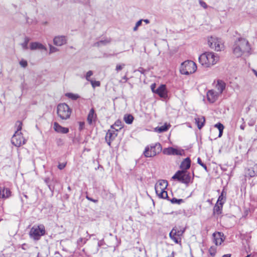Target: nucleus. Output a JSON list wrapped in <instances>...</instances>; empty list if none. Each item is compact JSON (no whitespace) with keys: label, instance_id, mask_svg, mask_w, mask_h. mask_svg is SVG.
I'll use <instances>...</instances> for the list:
<instances>
[{"label":"nucleus","instance_id":"nucleus-9","mask_svg":"<svg viewBox=\"0 0 257 257\" xmlns=\"http://www.w3.org/2000/svg\"><path fill=\"white\" fill-rule=\"evenodd\" d=\"M11 142L14 146L19 147L25 143V140L21 132H16L12 138Z\"/></svg>","mask_w":257,"mask_h":257},{"label":"nucleus","instance_id":"nucleus-61","mask_svg":"<svg viewBox=\"0 0 257 257\" xmlns=\"http://www.w3.org/2000/svg\"><path fill=\"white\" fill-rule=\"evenodd\" d=\"M68 189L69 190H71V188H70V186H69V187H68Z\"/></svg>","mask_w":257,"mask_h":257},{"label":"nucleus","instance_id":"nucleus-32","mask_svg":"<svg viewBox=\"0 0 257 257\" xmlns=\"http://www.w3.org/2000/svg\"><path fill=\"white\" fill-rule=\"evenodd\" d=\"M246 174L250 177H253L257 175L256 173H255V170L253 168L247 169V171L246 172Z\"/></svg>","mask_w":257,"mask_h":257},{"label":"nucleus","instance_id":"nucleus-11","mask_svg":"<svg viewBox=\"0 0 257 257\" xmlns=\"http://www.w3.org/2000/svg\"><path fill=\"white\" fill-rule=\"evenodd\" d=\"M168 185V184L167 180H160L155 185V191H160L161 190H165Z\"/></svg>","mask_w":257,"mask_h":257},{"label":"nucleus","instance_id":"nucleus-50","mask_svg":"<svg viewBox=\"0 0 257 257\" xmlns=\"http://www.w3.org/2000/svg\"><path fill=\"white\" fill-rule=\"evenodd\" d=\"M143 21V20H140L139 21H138L136 25H137V27H140V26H141L142 24V21Z\"/></svg>","mask_w":257,"mask_h":257},{"label":"nucleus","instance_id":"nucleus-63","mask_svg":"<svg viewBox=\"0 0 257 257\" xmlns=\"http://www.w3.org/2000/svg\"><path fill=\"white\" fill-rule=\"evenodd\" d=\"M250 125H252V124H251V122H250Z\"/></svg>","mask_w":257,"mask_h":257},{"label":"nucleus","instance_id":"nucleus-33","mask_svg":"<svg viewBox=\"0 0 257 257\" xmlns=\"http://www.w3.org/2000/svg\"><path fill=\"white\" fill-rule=\"evenodd\" d=\"M108 41L107 40H101L100 41H98L95 43H94V46L96 47H99L103 45H105L106 44L108 43Z\"/></svg>","mask_w":257,"mask_h":257},{"label":"nucleus","instance_id":"nucleus-24","mask_svg":"<svg viewBox=\"0 0 257 257\" xmlns=\"http://www.w3.org/2000/svg\"><path fill=\"white\" fill-rule=\"evenodd\" d=\"M123 127V125L122 124V122L119 120H116L115 123L111 126V128L113 129L116 132H118Z\"/></svg>","mask_w":257,"mask_h":257},{"label":"nucleus","instance_id":"nucleus-45","mask_svg":"<svg viewBox=\"0 0 257 257\" xmlns=\"http://www.w3.org/2000/svg\"><path fill=\"white\" fill-rule=\"evenodd\" d=\"M184 230H177V229L175 228V230L174 232L176 233V235L178 236H181L183 233Z\"/></svg>","mask_w":257,"mask_h":257},{"label":"nucleus","instance_id":"nucleus-57","mask_svg":"<svg viewBox=\"0 0 257 257\" xmlns=\"http://www.w3.org/2000/svg\"><path fill=\"white\" fill-rule=\"evenodd\" d=\"M174 254H175V252L174 251H173L171 253V255L170 257H174Z\"/></svg>","mask_w":257,"mask_h":257},{"label":"nucleus","instance_id":"nucleus-62","mask_svg":"<svg viewBox=\"0 0 257 257\" xmlns=\"http://www.w3.org/2000/svg\"><path fill=\"white\" fill-rule=\"evenodd\" d=\"M250 254H249V255H247V256H246L245 257H250Z\"/></svg>","mask_w":257,"mask_h":257},{"label":"nucleus","instance_id":"nucleus-31","mask_svg":"<svg viewBox=\"0 0 257 257\" xmlns=\"http://www.w3.org/2000/svg\"><path fill=\"white\" fill-rule=\"evenodd\" d=\"M225 200V196L224 195V192H222L220 195L219 196L217 203L219 205L223 204Z\"/></svg>","mask_w":257,"mask_h":257},{"label":"nucleus","instance_id":"nucleus-2","mask_svg":"<svg viewBox=\"0 0 257 257\" xmlns=\"http://www.w3.org/2000/svg\"><path fill=\"white\" fill-rule=\"evenodd\" d=\"M218 60V55L212 52L204 53L199 57V63L205 67H209L215 65Z\"/></svg>","mask_w":257,"mask_h":257},{"label":"nucleus","instance_id":"nucleus-3","mask_svg":"<svg viewBox=\"0 0 257 257\" xmlns=\"http://www.w3.org/2000/svg\"><path fill=\"white\" fill-rule=\"evenodd\" d=\"M172 179H176L187 185L189 183L192 182L193 180V178H191L190 173L185 170L178 171L172 177Z\"/></svg>","mask_w":257,"mask_h":257},{"label":"nucleus","instance_id":"nucleus-58","mask_svg":"<svg viewBox=\"0 0 257 257\" xmlns=\"http://www.w3.org/2000/svg\"><path fill=\"white\" fill-rule=\"evenodd\" d=\"M37 257H44L40 253H38Z\"/></svg>","mask_w":257,"mask_h":257},{"label":"nucleus","instance_id":"nucleus-41","mask_svg":"<svg viewBox=\"0 0 257 257\" xmlns=\"http://www.w3.org/2000/svg\"><path fill=\"white\" fill-rule=\"evenodd\" d=\"M58 49L52 45H50V53H53L58 51Z\"/></svg>","mask_w":257,"mask_h":257},{"label":"nucleus","instance_id":"nucleus-5","mask_svg":"<svg viewBox=\"0 0 257 257\" xmlns=\"http://www.w3.org/2000/svg\"><path fill=\"white\" fill-rule=\"evenodd\" d=\"M162 150L160 143H156L147 146L145 149L144 154L147 158L153 157L159 154Z\"/></svg>","mask_w":257,"mask_h":257},{"label":"nucleus","instance_id":"nucleus-51","mask_svg":"<svg viewBox=\"0 0 257 257\" xmlns=\"http://www.w3.org/2000/svg\"><path fill=\"white\" fill-rule=\"evenodd\" d=\"M155 86H156V84L155 83L152 84L151 86L152 91L154 93H155V91H156Z\"/></svg>","mask_w":257,"mask_h":257},{"label":"nucleus","instance_id":"nucleus-39","mask_svg":"<svg viewBox=\"0 0 257 257\" xmlns=\"http://www.w3.org/2000/svg\"><path fill=\"white\" fill-rule=\"evenodd\" d=\"M16 125L17 126V130L16 132H21L22 127V123L21 121H18L16 122Z\"/></svg>","mask_w":257,"mask_h":257},{"label":"nucleus","instance_id":"nucleus-20","mask_svg":"<svg viewBox=\"0 0 257 257\" xmlns=\"http://www.w3.org/2000/svg\"><path fill=\"white\" fill-rule=\"evenodd\" d=\"M30 49L32 50L36 49L39 50H46V48L42 44L38 42H33L30 44Z\"/></svg>","mask_w":257,"mask_h":257},{"label":"nucleus","instance_id":"nucleus-6","mask_svg":"<svg viewBox=\"0 0 257 257\" xmlns=\"http://www.w3.org/2000/svg\"><path fill=\"white\" fill-rule=\"evenodd\" d=\"M197 69L195 63L191 60H188L182 63L180 67V72L182 74L189 75L194 73Z\"/></svg>","mask_w":257,"mask_h":257},{"label":"nucleus","instance_id":"nucleus-13","mask_svg":"<svg viewBox=\"0 0 257 257\" xmlns=\"http://www.w3.org/2000/svg\"><path fill=\"white\" fill-rule=\"evenodd\" d=\"M67 38L64 36H58L55 37L53 39L54 45L58 46H61L67 42Z\"/></svg>","mask_w":257,"mask_h":257},{"label":"nucleus","instance_id":"nucleus-55","mask_svg":"<svg viewBox=\"0 0 257 257\" xmlns=\"http://www.w3.org/2000/svg\"><path fill=\"white\" fill-rule=\"evenodd\" d=\"M252 71L254 75L257 77V71L254 69L252 70Z\"/></svg>","mask_w":257,"mask_h":257},{"label":"nucleus","instance_id":"nucleus-47","mask_svg":"<svg viewBox=\"0 0 257 257\" xmlns=\"http://www.w3.org/2000/svg\"><path fill=\"white\" fill-rule=\"evenodd\" d=\"M49 181H50V179L49 178H47L45 179V182L46 184L47 185V186H48L49 189L50 190L52 191V189L51 188V186L49 184Z\"/></svg>","mask_w":257,"mask_h":257},{"label":"nucleus","instance_id":"nucleus-10","mask_svg":"<svg viewBox=\"0 0 257 257\" xmlns=\"http://www.w3.org/2000/svg\"><path fill=\"white\" fill-rule=\"evenodd\" d=\"M117 132L111 129L108 131L105 136V140L107 144L110 146L111 142L115 139L117 136Z\"/></svg>","mask_w":257,"mask_h":257},{"label":"nucleus","instance_id":"nucleus-27","mask_svg":"<svg viewBox=\"0 0 257 257\" xmlns=\"http://www.w3.org/2000/svg\"><path fill=\"white\" fill-rule=\"evenodd\" d=\"M124 121L127 124H132L134 119V116L132 114H125L123 117Z\"/></svg>","mask_w":257,"mask_h":257},{"label":"nucleus","instance_id":"nucleus-46","mask_svg":"<svg viewBox=\"0 0 257 257\" xmlns=\"http://www.w3.org/2000/svg\"><path fill=\"white\" fill-rule=\"evenodd\" d=\"M66 165V163H59L58 166V168L60 170H62L63 169H64Z\"/></svg>","mask_w":257,"mask_h":257},{"label":"nucleus","instance_id":"nucleus-44","mask_svg":"<svg viewBox=\"0 0 257 257\" xmlns=\"http://www.w3.org/2000/svg\"><path fill=\"white\" fill-rule=\"evenodd\" d=\"M199 4L200 5V6L201 7H202L204 9H207V7H208V6L206 4V3H205L204 2H203V1L202 0H199Z\"/></svg>","mask_w":257,"mask_h":257},{"label":"nucleus","instance_id":"nucleus-15","mask_svg":"<svg viewBox=\"0 0 257 257\" xmlns=\"http://www.w3.org/2000/svg\"><path fill=\"white\" fill-rule=\"evenodd\" d=\"M155 93L158 94L161 97H166L167 96V92L165 85H161L157 89H156Z\"/></svg>","mask_w":257,"mask_h":257},{"label":"nucleus","instance_id":"nucleus-42","mask_svg":"<svg viewBox=\"0 0 257 257\" xmlns=\"http://www.w3.org/2000/svg\"><path fill=\"white\" fill-rule=\"evenodd\" d=\"M197 163L202 167H203L205 170H207V166L205 164L202 162V161L200 158L197 159Z\"/></svg>","mask_w":257,"mask_h":257},{"label":"nucleus","instance_id":"nucleus-14","mask_svg":"<svg viewBox=\"0 0 257 257\" xmlns=\"http://www.w3.org/2000/svg\"><path fill=\"white\" fill-rule=\"evenodd\" d=\"M163 153L167 155H181V152L180 151L172 147L164 149Z\"/></svg>","mask_w":257,"mask_h":257},{"label":"nucleus","instance_id":"nucleus-21","mask_svg":"<svg viewBox=\"0 0 257 257\" xmlns=\"http://www.w3.org/2000/svg\"><path fill=\"white\" fill-rule=\"evenodd\" d=\"M226 84L225 83L222 81V80H218L217 83L216 85V88L218 90V94H221L224 89L225 88Z\"/></svg>","mask_w":257,"mask_h":257},{"label":"nucleus","instance_id":"nucleus-25","mask_svg":"<svg viewBox=\"0 0 257 257\" xmlns=\"http://www.w3.org/2000/svg\"><path fill=\"white\" fill-rule=\"evenodd\" d=\"M170 125L165 123L164 125L160 127H157L155 130L156 132L161 133L167 131L169 128Z\"/></svg>","mask_w":257,"mask_h":257},{"label":"nucleus","instance_id":"nucleus-28","mask_svg":"<svg viewBox=\"0 0 257 257\" xmlns=\"http://www.w3.org/2000/svg\"><path fill=\"white\" fill-rule=\"evenodd\" d=\"M157 195L161 198L166 199L168 197L167 192L166 190H161L160 191H156Z\"/></svg>","mask_w":257,"mask_h":257},{"label":"nucleus","instance_id":"nucleus-26","mask_svg":"<svg viewBox=\"0 0 257 257\" xmlns=\"http://www.w3.org/2000/svg\"><path fill=\"white\" fill-rule=\"evenodd\" d=\"M175 230V228H173V229L171 230V231L169 233V236L170 238L174 240V241L176 243H179V242H180V240L179 238L176 237V233L174 232Z\"/></svg>","mask_w":257,"mask_h":257},{"label":"nucleus","instance_id":"nucleus-12","mask_svg":"<svg viewBox=\"0 0 257 257\" xmlns=\"http://www.w3.org/2000/svg\"><path fill=\"white\" fill-rule=\"evenodd\" d=\"M219 96L218 93L213 90H210L207 93V98L210 103L214 102Z\"/></svg>","mask_w":257,"mask_h":257},{"label":"nucleus","instance_id":"nucleus-30","mask_svg":"<svg viewBox=\"0 0 257 257\" xmlns=\"http://www.w3.org/2000/svg\"><path fill=\"white\" fill-rule=\"evenodd\" d=\"M223 204L219 205V203H216L215 206L214 207V212L219 214L221 213V210L222 209Z\"/></svg>","mask_w":257,"mask_h":257},{"label":"nucleus","instance_id":"nucleus-4","mask_svg":"<svg viewBox=\"0 0 257 257\" xmlns=\"http://www.w3.org/2000/svg\"><path fill=\"white\" fill-rule=\"evenodd\" d=\"M46 230L44 225H34L29 232L30 238L35 240H38L41 237L45 234Z\"/></svg>","mask_w":257,"mask_h":257},{"label":"nucleus","instance_id":"nucleus-17","mask_svg":"<svg viewBox=\"0 0 257 257\" xmlns=\"http://www.w3.org/2000/svg\"><path fill=\"white\" fill-rule=\"evenodd\" d=\"M11 195V192L7 188L0 187V198L6 199Z\"/></svg>","mask_w":257,"mask_h":257},{"label":"nucleus","instance_id":"nucleus-36","mask_svg":"<svg viewBox=\"0 0 257 257\" xmlns=\"http://www.w3.org/2000/svg\"><path fill=\"white\" fill-rule=\"evenodd\" d=\"M66 95L70 98L72 99L73 100H76L78 98V96L77 95L71 93H68L66 94Z\"/></svg>","mask_w":257,"mask_h":257},{"label":"nucleus","instance_id":"nucleus-49","mask_svg":"<svg viewBox=\"0 0 257 257\" xmlns=\"http://www.w3.org/2000/svg\"><path fill=\"white\" fill-rule=\"evenodd\" d=\"M79 130H82L84 128V122H79Z\"/></svg>","mask_w":257,"mask_h":257},{"label":"nucleus","instance_id":"nucleus-52","mask_svg":"<svg viewBox=\"0 0 257 257\" xmlns=\"http://www.w3.org/2000/svg\"><path fill=\"white\" fill-rule=\"evenodd\" d=\"M253 169L255 170V173H256L257 174V164H255L254 167H253Z\"/></svg>","mask_w":257,"mask_h":257},{"label":"nucleus","instance_id":"nucleus-53","mask_svg":"<svg viewBox=\"0 0 257 257\" xmlns=\"http://www.w3.org/2000/svg\"><path fill=\"white\" fill-rule=\"evenodd\" d=\"M143 21L146 23V24H149L150 23V21L148 19H146V20H143Z\"/></svg>","mask_w":257,"mask_h":257},{"label":"nucleus","instance_id":"nucleus-40","mask_svg":"<svg viewBox=\"0 0 257 257\" xmlns=\"http://www.w3.org/2000/svg\"><path fill=\"white\" fill-rule=\"evenodd\" d=\"M125 66L124 64H117L116 66L115 70L117 72L121 70L123 67Z\"/></svg>","mask_w":257,"mask_h":257},{"label":"nucleus","instance_id":"nucleus-35","mask_svg":"<svg viewBox=\"0 0 257 257\" xmlns=\"http://www.w3.org/2000/svg\"><path fill=\"white\" fill-rule=\"evenodd\" d=\"M171 202L173 204H180L181 203L183 202V200L182 199H178L175 198H173L171 200Z\"/></svg>","mask_w":257,"mask_h":257},{"label":"nucleus","instance_id":"nucleus-37","mask_svg":"<svg viewBox=\"0 0 257 257\" xmlns=\"http://www.w3.org/2000/svg\"><path fill=\"white\" fill-rule=\"evenodd\" d=\"M93 75V72L91 70H89L88 71L86 74V75H85V78L88 81H90L91 80V79H90V77Z\"/></svg>","mask_w":257,"mask_h":257},{"label":"nucleus","instance_id":"nucleus-56","mask_svg":"<svg viewBox=\"0 0 257 257\" xmlns=\"http://www.w3.org/2000/svg\"><path fill=\"white\" fill-rule=\"evenodd\" d=\"M138 27H137V25H136L135 27L134 28L133 30L134 31H136L138 30Z\"/></svg>","mask_w":257,"mask_h":257},{"label":"nucleus","instance_id":"nucleus-7","mask_svg":"<svg viewBox=\"0 0 257 257\" xmlns=\"http://www.w3.org/2000/svg\"><path fill=\"white\" fill-rule=\"evenodd\" d=\"M57 112L61 119L66 120L70 117L71 109L67 104L60 103L57 106Z\"/></svg>","mask_w":257,"mask_h":257},{"label":"nucleus","instance_id":"nucleus-18","mask_svg":"<svg viewBox=\"0 0 257 257\" xmlns=\"http://www.w3.org/2000/svg\"><path fill=\"white\" fill-rule=\"evenodd\" d=\"M191 166V160L189 158H186L181 163L180 168L181 170L187 171V169H189Z\"/></svg>","mask_w":257,"mask_h":257},{"label":"nucleus","instance_id":"nucleus-8","mask_svg":"<svg viewBox=\"0 0 257 257\" xmlns=\"http://www.w3.org/2000/svg\"><path fill=\"white\" fill-rule=\"evenodd\" d=\"M208 44L209 47L216 51H220L224 48L223 42L220 38L210 37L208 38Z\"/></svg>","mask_w":257,"mask_h":257},{"label":"nucleus","instance_id":"nucleus-29","mask_svg":"<svg viewBox=\"0 0 257 257\" xmlns=\"http://www.w3.org/2000/svg\"><path fill=\"white\" fill-rule=\"evenodd\" d=\"M214 126L217 128L219 130L218 137H221L222 135L223 131L224 129L223 125L222 123L219 122L215 124Z\"/></svg>","mask_w":257,"mask_h":257},{"label":"nucleus","instance_id":"nucleus-34","mask_svg":"<svg viewBox=\"0 0 257 257\" xmlns=\"http://www.w3.org/2000/svg\"><path fill=\"white\" fill-rule=\"evenodd\" d=\"M29 39L28 37H26L25 38V40L24 43H23L21 45L24 49H28V44L29 42Z\"/></svg>","mask_w":257,"mask_h":257},{"label":"nucleus","instance_id":"nucleus-16","mask_svg":"<svg viewBox=\"0 0 257 257\" xmlns=\"http://www.w3.org/2000/svg\"><path fill=\"white\" fill-rule=\"evenodd\" d=\"M53 127L54 130L57 133L62 134H67L69 132L68 128L62 126L57 122H55L54 123Z\"/></svg>","mask_w":257,"mask_h":257},{"label":"nucleus","instance_id":"nucleus-54","mask_svg":"<svg viewBox=\"0 0 257 257\" xmlns=\"http://www.w3.org/2000/svg\"><path fill=\"white\" fill-rule=\"evenodd\" d=\"M230 254H225V255H223L222 256V257H230Z\"/></svg>","mask_w":257,"mask_h":257},{"label":"nucleus","instance_id":"nucleus-48","mask_svg":"<svg viewBox=\"0 0 257 257\" xmlns=\"http://www.w3.org/2000/svg\"><path fill=\"white\" fill-rule=\"evenodd\" d=\"M86 198L88 200H89L90 201H92L93 202H94V203H97L98 202V200H96V199H94L90 197H89L88 196H86Z\"/></svg>","mask_w":257,"mask_h":257},{"label":"nucleus","instance_id":"nucleus-38","mask_svg":"<svg viewBox=\"0 0 257 257\" xmlns=\"http://www.w3.org/2000/svg\"><path fill=\"white\" fill-rule=\"evenodd\" d=\"M89 82L91 83L92 86L93 88L95 87L96 86H99L100 85V82L98 81H93L91 80Z\"/></svg>","mask_w":257,"mask_h":257},{"label":"nucleus","instance_id":"nucleus-23","mask_svg":"<svg viewBox=\"0 0 257 257\" xmlns=\"http://www.w3.org/2000/svg\"><path fill=\"white\" fill-rule=\"evenodd\" d=\"M213 235L216 245L221 244V242L223 241V239L221 238L222 236L221 233L217 232V233H213Z\"/></svg>","mask_w":257,"mask_h":257},{"label":"nucleus","instance_id":"nucleus-22","mask_svg":"<svg viewBox=\"0 0 257 257\" xmlns=\"http://www.w3.org/2000/svg\"><path fill=\"white\" fill-rule=\"evenodd\" d=\"M195 120L198 128L200 130L204 126L205 121V117L204 116L196 117L195 118Z\"/></svg>","mask_w":257,"mask_h":257},{"label":"nucleus","instance_id":"nucleus-43","mask_svg":"<svg viewBox=\"0 0 257 257\" xmlns=\"http://www.w3.org/2000/svg\"><path fill=\"white\" fill-rule=\"evenodd\" d=\"M20 65L22 67H24V68H25L28 65V63L27 62V61L26 60H22L21 61H20Z\"/></svg>","mask_w":257,"mask_h":257},{"label":"nucleus","instance_id":"nucleus-64","mask_svg":"<svg viewBox=\"0 0 257 257\" xmlns=\"http://www.w3.org/2000/svg\"><path fill=\"white\" fill-rule=\"evenodd\" d=\"M250 125H252V124H251V122H250Z\"/></svg>","mask_w":257,"mask_h":257},{"label":"nucleus","instance_id":"nucleus-1","mask_svg":"<svg viewBox=\"0 0 257 257\" xmlns=\"http://www.w3.org/2000/svg\"><path fill=\"white\" fill-rule=\"evenodd\" d=\"M250 47L248 42L244 38H238L233 47V53L236 57H239L244 53H249Z\"/></svg>","mask_w":257,"mask_h":257},{"label":"nucleus","instance_id":"nucleus-59","mask_svg":"<svg viewBox=\"0 0 257 257\" xmlns=\"http://www.w3.org/2000/svg\"><path fill=\"white\" fill-rule=\"evenodd\" d=\"M209 251H210V253L211 255H215V253H211V250L210 249L209 250Z\"/></svg>","mask_w":257,"mask_h":257},{"label":"nucleus","instance_id":"nucleus-60","mask_svg":"<svg viewBox=\"0 0 257 257\" xmlns=\"http://www.w3.org/2000/svg\"><path fill=\"white\" fill-rule=\"evenodd\" d=\"M240 128H241V129H242V130H244V127H243V126H242V125H241V126H240Z\"/></svg>","mask_w":257,"mask_h":257},{"label":"nucleus","instance_id":"nucleus-19","mask_svg":"<svg viewBox=\"0 0 257 257\" xmlns=\"http://www.w3.org/2000/svg\"><path fill=\"white\" fill-rule=\"evenodd\" d=\"M96 118V114L95 113L93 108H91L89 111L87 116V121L89 124L92 123L93 121H95Z\"/></svg>","mask_w":257,"mask_h":257}]
</instances>
